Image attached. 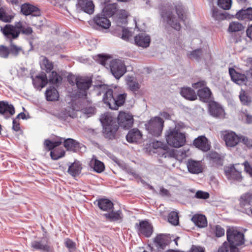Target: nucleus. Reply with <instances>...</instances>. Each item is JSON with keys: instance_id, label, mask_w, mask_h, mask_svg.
<instances>
[{"instance_id": "nucleus-25", "label": "nucleus", "mask_w": 252, "mask_h": 252, "mask_svg": "<svg viewBox=\"0 0 252 252\" xmlns=\"http://www.w3.org/2000/svg\"><path fill=\"white\" fill-rule=\"evenodd\" d=\"M240 205L245 209H251L252 205V193L248 192L243 194L240 199Z\"/></svg>"}, {"instance_id": "nucleus-14", "label": "nucleus", "mask_w": 252, "mask_h": 252, "mask_svg": "<svg viewBox=\"0 0 252 252\" xmlns=\"http://www.w3.org/2000/svg\"><path fill=\"white\" fill-rule=\"evenodd\" d=\"M32 83L36 89H41L45 87L48 80L46 74L44 72H41L34 77H32Z\"/></svg>"}, {"instance_id": "nucleus-43", "label": "nucleus", "mask_w": 252, "mask_h": 252, "mask_svg": "<svg viewBox=\"0 0 252 252\" xmlns=\"http://www.w3.org/2000/svg\"><path fill=\"white\" fill-rule=\"evenodd\" d=\"M50 156L54 160H57L65 155V151L63 148H57V147L50 152Z\"/></svg>"}, {"instance_id": "nucleus-63", "label": "nucleus", "mask_w": 252, "mask_h": 252, "mask_svg": "<svg viewBox=\"0 0 252 252\" xmlns=\"http://www.w3.org/2000/svg\"><path fill=\"white\" fill-rule=\"evenodd\" d=\"M192 87L195 89H202L206 87V82L205 81L202 80L198 81L196 83L192 84Z\"/></svg>"}, {"instance_id": "nucleus-2", "label": "nucleus", "mask_w": 252, "mask_h": 252, "mask_svg": "<svg viewBox=\"0 0 252 252\" xmlns=\"http://www.w3.org/2000/svg\"><path fill=\"white\" fill-rule=\"evenodd\" d=\"M165 139L169 145L175 148L182 147L186 142L185 134L175 128L166 131Z\"/></svg>"}, {"instance_id": "nucleus-23", "label": "nucleus", "mask_w": 252, "mask_h": 252, "mask_svg": "<svg viewBox=\"0 0 252 252\" xmlns=\"http://www.w3.org/2000/svg\"><path fill=\"white\" fill-rule=\"evenodd\" d=\"M197 94L200 99L205 102H210L212 97V92L207 87L199 89Z\"/></svg>"}, {"instance_id": "nucleus-57", "label": "nucleus", "mask_w": 252, "mask_h": 252, "mask_svg": "<svg viewBox=\"0 0 252 252\" xmlns=\"http://www.w3.org/2000/svg\"><path fill=\"white\" fill-rule=\"evenodd\" d=\"M10 54L9 48L3 45H0V57L2 58L7 59Z\"/></svg>"}, {"instance_id": "nucleus-55", "label": "nucleus", "mask_w": 252, "mask_h": 252, "mask_svg": "<svg viewBox=\"0 0 252 252\" xmlns=\"http://www.w3.org/2000/svg\"><path fill=\"white\" fill-rule=\"evenodd\" d=\"M202 55V50L201 49H197L191 52L188 54V57L190 59H195L199 60Z\"/></svg>"}, {"instance_id": "nucleus-48", "label": "nucleus", "mask_w": 252, "mask_h": 252, "mask_svg": "<svg viewBox=\"0 0 252 252\" xmlns=\"http://www.w3.org/2000/svg\"><path fill=\"white\" fill-rule=\"evenodd\" d=\"M126 84L129 89L133 92L137 91L140 88V85L139 83L134 81L133 80L132 77H127L126 80Z\"/></svg>"}, {"instance_id": "nucleus-45", "label": "nucleus", "mask_w": 252, "mask_h": 252, "mask_svg": "<svg viewBox=\"0 0 252 252\" xmlns=\"http://www.w3.org/2000/svg\"><path fill=\"white\" fill-rule=\"evenodd\" d=\"M104 216L110 221H117L122 219V212L111 211L110 213L105 214Z\"/></svg>"}, {"instance_id": "nucleus-36", "label": "nucleus", "mask_w": 252, "mask_h": 252, "mask_svg": "<svg viewBox=\"0 0 252 252\" xmlns=\"http://www.w3.org/2000/svg\"><path fill=\"white\" fill-rule=\"evenodd\" d=\"M45 96L48 101H55L59 97V94L57 90L54 87H50L47 89Z\"/></svg>"}, {"instance_id": "nucleus-26", "label": "nucleus", "mask_w": 252, "mask_h": 252, "mask_svg": "<svg viewBox=\"0 0 252 252\" xmlns=\"http://www.w3.org/2000/svg\"><path fill=\"white\" fill-rule=\"evenodd\" d=\"M142 134L137 128L129 130L126 136L127 141L129 143L136 142L141 139Z\"/></svg>"}, {"instance_id": "nucleus-19", "label": "nucleus", "mask_w": 252, "mask_h": 252, "mask_svg": "<svg viewBox=\"0 0 252 252\" xmlns=\"http://www.w3.org/2000/svg\"><path fill=\"white\" fill-rule=\"evenodd\" d=\"M77 6L89 14H92L94 11V5L93 1L90 0H78Z\"/></svg>"}, {"instance_id": "nucleus-24", "label": "nucleus", "mask_w": 252, "mask_h": 252, "mask_svg": "<svg viewBox=\"0 0 252 252\" xmlns=\"http://www.w3.org/2000/svg\"><path fill=\"white\" fill-rule=\"evenodd\" d=\"M180 94L187 99L193 101L197 99L195 91L190 87H183L181 89Z\"/></svg>"}, {"instance_id": "nucleus-47", "label": "nucleus", "mask_w": 252, "mask_h": 252, "mask_svg": "<svg viewBox=\"0 0 252 252\" xmlns=\"http://www.w3.org/2000/svg\"><path fill=\"white\" fill-rule=\"evenodd\" d=\"M42 69L45 70L46 72H49L53 69V64L46 57H44L41 64Z\"/></svg>"}, {"instance_id": "nucleus-59", "label": "nucleus", "mask_w": 252, "mask_h": 252, "mask_svg": "<svg viewBox=\"0 0 252 252\" xmlns=\"http://www.w3.org/2000/svg\"><path fill=\"white\" fill-rule=\"evenodd\" d=\"M22 28L20 29V33L24 34L26 35H29L31 34L33 31L32 28L30 27H25L24 26L23 23L21 22Z\"/></svg>"}, {"instance_id": "nucleus-22", "label": "nucleus", "mask_w": 252, "mask_h": 252, "mask_svg": "<svg viewBox=\"0 0 252 252\" xmlns=\"http://www.w3.org/2000/svg\"><path fill=\"white\" fill-rule=\"evenodd\" d=\"M134 41L137 46L146 48L149 46L151 39L149 35L140 33L135 36Z\"/></svg>"}, {"instance_id": "nucleus-62", "label": "nucleus", "mask_w": 252, "mask_h": 252, "mask_svg": "<svg viewBox=\"0 0 252 252\" xmlns=\"http://www.w3.org/2000/svg\"><path fill=\"white\" fill-rule=\"evenodd\" d=\"M225 233L224 229L219 225H217L215 226V233L216 236L217 237H220L224 236Z\"/></svg>"}, {"instance_id": "nucleus-49", "label": "nucleus", "mask_w": 252, "mask_h": 252, "mask_svg": "<svg viewBox=\"0 0 252 252\" xmlns=\"http://www.w3.org/2000/svg\"><path fill=\"white\" fill-rule=\"evenodd\" d=\"M168 221L173 225H177L179 222L178 213L176 211L171 212L168 216Z\"/></svg>"}, {"instance_id": "nucleus-37", "label": "nucleus", "mask_w": 252, "mask_h": 252, "mask_svg": "<svg viewBox=\"0 0 252 252\" xmlns=\"http://www.w3.org/2000/svg\"><path fill=\"white\" fill-rule=\"evenodd\" d=\"M236 17L239 20H252V8L247 9H242L236 14Z\"/></svg>"}, {"instance_id": "nucleus-56", "label": "nucleus", "mask_w": 252, "mask_h": 252, "mask_svg": "<svg viewBox=\"0 0 252 252\" xmlns=\"http://www.w3.org/2000/svg\"><path fill=\"white\" fill-rule=\"evenodd\" d=\"M218 4L220 8L228 10L231 6V0H218Z\"/></svg>"}, {"instance_id": "nucleus-60", "label": "nucleus", "mask_w": 252, "mask_h": 252, "mask_svg": "<svg viewBox=\"0 0 252 252\" xmlns=\"http://www.w3.org/2000/svg\"><path fill=\"white\" fill-rule=\"evenodd\" d=\"M197 198L206 199L209 197V193L201 190L197 191L195 195Z\"/></svg>"}, {"instance_id": "nucleus-21", "label": "nucleus", "mask_w": 252, "mask_h": 252, "mask_svg": "<svg viewBox=\"0 0 252 252\" xmlns=\"http://www.w3.org/2000/svg\"><path fill=\"white\" fill-rule=\"evenodd\" d=\"M21 11L25 15H32L34 16H37L40 14V11L37 7L28 3L22 5Z\"/></svg>"}, {"instance_id": "nucleus-41", "label": "nucleus", "mask_w": 252, "mask_h": 252, "mask_svg": "<svg viewBox=\"0 0 252 252\" xmlns=\"http://www.w3.org/2000/svg\"><path fill=\"white\" fill-rule=\"evenodd\" d=\"M244 27L238 22H231L230 23L228 31L229 32H236L243 31Z\"/></svg>"}, {"instance_id": "nucleus-40", "label": "nucleus", "mask_w": 252, "mask_h": 252, "mask_svg": "<svg viewBox=\"0 0 252 252\" xmlns=\"http://www.w3.org/2000/svg\"><path fill=\"white\" fill-rule=\"evenodd\" d=\"M91 166L97 173H101L104 170V163L97 159H93L91 162Z\"/></svg>"}, {"instance_id": "nucleus-3", "label": "nucleus", "mask_w": 252, "mask_h": 252, "mask_svg": "<svg viewBox=\"0 0 252 252\" xmlns=\"http://www.w3.org/2000/svg\"><path fill=\"white\" fill-rule=\"evenodd\" d=\"M75 83L78 90V96L87 99V91L92 84L91 78L86 76H77L75 78Z\"/></svg>"}, {"instance_id": "nucleus-29", "label": "nucleus", "mask_w": 252, "mask_h": 252, "mask_svg": "<svg viewBox=\"0 0 252 252\" xmlns=\"http://www.w3.org/2000/svg\"><path fill=\"white\" fill-rule=\"evenodd\" d=\"M207 157L214 166L218 167L223 164V158L216 152H211Z\"/></svg>"}, {"instance_id": "nucleus-16", "label": "nucleus", "mask_w": 252, "mask_h": 252, "mask_svg": "<svg viewBox=\"0 0 252 252\" xmlns=\"http://www.w3.org/2000/svg\"><path fill=\"white\" fill-rule=\"evenodd\" d=\"M169 243V237L163 234L157 235L154 240V245L158 250H163Z\"/></svg>"}, {"instance_id": "nucleus-9", "label": "nucleus", "mask_w": 252, "mask_h": 252, "mask_svg": "<svg viewBox=\"0 0 252 252\" xmlns=\"http://www.w3.org/2000/svg\"><path fill=\"white\" fill-rule=\"evenodd\" d=\"M135 228L139 236L150 237L153 232L152 224L147 220H141L139 223H136Z\"/></svg>"}, {"instance_id": "nucleus-10", "label": "nucleus", "mask_w": 252, "mask_h": 252, "mask_svg": "<svg viewBox=\"0 0 252 252\" xmlns=\"http://www.w3.org/2000/svg\"><path fill=\"white\" fill-rule=\"evenodd\" d=\"M118 126L124 129H129L133 124V116L124 112H120L118 117Z\"/></svg>"}, {"instance_id": "nucleus-58", "label": "nucleus", "mask_w": 252, "mask_h": 252, "mask_svg": "<svg viewBox=\"0 0 252 252\" xmlns=\"http://www.w3.org/2000/svg\"><path fill=\"white\" fill-rule=\"evenodd\" d=\"M110 58V57L109 56L99 54L97 55L96 60L100 64L105 66L107 64V61Z\"/></svg>"}, {"instance_id": "nucleus-12", "label": "nucleus", "mask_w": 252, "mask_h": 252, "mask_svg": "<svg viewBox=\"0 0 252 252\" xmlns=\"http://www.w3.org/2000/svg\"><path fill=\"white\" fill-rule=\"evenodd\" d=\"M223 139L227 147H233L241 141V136L237 135L234 132H228L224 134Z\"/></svg>"}, {"instance_id": "nucleus-6", "label": "nucleus", "mask_w": 252, "mask_h": 252, "mask_svg": "<svg viewBox=\"0 0 252 252\" xmlns=\"http://www.w3.org/2000/svg\"><path fill=\"white\" fill-rule=\"evenodd\" d=\"M21 22H16L14 25L7 24L3 27H1V31L3 35L10 41L17 38L20 34Z\"/></svg>"}, {"instance_id": "nucleus-54", "label": "nucleus", "mask_w": 252, "mask_h": 252, "mask_svg": "<svg viewBox=\"0 0 252 252\" xmlns=\"http://www.w3.org/2000/svg\"><path fill=\"white\" fill-rule=\"evenodd\" d=\"M212 16L216 20L218 21L223 20L226 18L225 13L221 12L216 8H214L212 10Z\"/></svg>"}, {"instance_id": "nucleus-44", "label": "nucleus", "mask_w": 252, "mask_h": 252, "mask_svg": "<svg viewBox=\"0 0 252 252\" xmlns=\"http://www.w3.org/2000/svg\"><path fill=\"white\" fill-rule=\"evenodd\" d=\"M239 98L241 102L244 105H250L252 102L251 97L244 90H241L240 92Z\"/></svg>"}, {"instance_id": "nucleus-30", "label": "nucleus", "mask_w": 252, "mask_h": 252, "mask_svg": "<svg viewBox=\"0 0 252 252\" xmlns=\"http://www.w3.org/2000/svg\"><path fill=\"white\" fill-rule=\"evenodd\" d=\"M229 74L233 81L238 84L241 85L247 80V77L244 74L237 72L234 69H229Z\"/></svg>"}, {"instance_id": "nucleus-27", "label": "nucleus", "mask_w": 252, "mask_h": 252, "mask_svg": "<svg viewBox=\"0 0 252 252\" xmlns=\"http://www.w3.org/2000/svg\"><path fill=\"white\" fill-rule=\"evenodd\" d=\"M117 9V3H107L105 2V6L103 9L102 12L104 16L111 17L116 13Z\"/></svg>"}, {"instance_id": "nucleus-32", "label": "nucleus", "mask_w": 252, "mask_h": 252, "mask_svg": "<svg viewBox=\"0 0 252 252\" xmlns=\"http://www.w3.org/2000/svg\"><path fill=\"white\" fill-rule=\"evenodd\" d=\"M94 21L97 26L102 29H108L111 26V22L107 18L100 15L96 16Z\"/></svg>"}, {"instance_id": "nucleus-38", "label": "nucleus", "mask_w": 252, "mask_h": 252, "mask_svg": "<svg viewBox=\"0 0 252 252\" xmlns=\"http://www.w3.org/2000/svg\"><path fill=\"white\" fill-rule=\"evenodd\" d=\"M64 146L67 150L75 152L79 147V143L75 140L68 138L64 140Z\"/></svg>"}, {"instance_id": "nucleus-13", "label": "nucleus", "mask_w": 252, "mask_h": 252, "mask_svg": "<svg viewBox=\"0 0 252 252\" xmlns=\"http://www.w3.org/2000/svg\"><path fill=\"white\" fill-rule=\"evenodd\" d=\"M101 89L102 90V92L104 93L103 102L110 108L113 102L116 93H114L113 90L109 88L106 86L101 87Z\"/></svg>"}, {"instance_id": "nucleus-39", "label": "nucleus", "mask_w": 252, "mask_h": 252, "mask_svg": "<svg viewBox=\"0 0 252 252\" xmlns=\"http://www.w3.org/2000/svg\"><path fill=\"white\" fill-rule=\"evenodd\" d=\"M62 142V139L55 141L46 139L44 141V145L46 150L51 151L55 149L57 147L60 146Z\"/></svg>"}, {"instance_id": "nucleus-31", "label": "nucleus", "mask_w": 252, "mask_h": 252, "mask_svg": "<svg viewBox=\"0 0 252 252\" xmlns=\"http://www.w3.org/2000/svg\"><path fill=\"white\" fill-rule=\"evenodd\" d=\"M7 113L10 116H12L15 113V109L12 104H9L7 102L1 101L0 104V114L2 115H5Z\"/></svg>"}, {"instance_id": "nucleus-20", "label": "nucleus", "mask_w": 252, "mask_h": 252, "mask_svg": "<svg viewBox=\"0 0 252 252\" xmlns=\"http://www.w3.org/2000/svg\"><path fill=\"white\" fill-rule=\"evenodd\" d=\"M31 247L43 252H53V248L48 244L47 241L44 243L42 241H34L31 243Z\"/></svg>"}, {"instance_id": "nucleus-64", "label": "nucleus", "mask_w": 252, "mask_h": 252, "mask_svg": "<svg viewBox=\"0 0 252 252\" xmlns=\"http://www.w3.org/2000/svg\"><path fill=\"white\" fill-rule=\"evenodd\" d=\"M241 141L249 148L252 147V139L245 136H241Z\"/></svg>"}, {"instance_id": "nucleus-4", "label": "nucleus", "mask_w": 252, "mask_h": 252, "mask_svg": "<svg viewBox=\"0 0 252 252\" xmlns=\"http://www.w3.org/2000/svg\"><path fill=\"white\" fill-rule=\"evenodd\" d=\"M226 237L230 246H241L244 244V234L235 227H230L226 230Z\"/></svg>"}, {"instance_id": "nucleus-35", "label": "nucleus", "mask_w": 252, "mask_h": 252, "mask_svg": "<svg viewBox=\"0 0 252 252\" xmlns=\"http://www.w3.org/2000/svg\"><path fill=\"white\" fill-rule=\"evenodd\" d=\"M99 208L104 211H110L113 209L114 204L111 201L108 199L101 198L98 200Z\"/></svg>"}, {"instance_id": "nucleus-17", "label": "nucleus", "mask_w": 252, "mask_h": 252, "mask_svg": "<svg viewBox=\"0 0 252 252\" xmlns=\"http://www.w3.org/2000/svg\"><path fill=\"white\" fill-rule=\"evenodd\" d=\"M225 176L228 179H232L238 181L242 180L241 173L236 169L234 165L224 167Z\"/></svg>"}, {"instance_id": "nucleus-53", "label": "nucleus", "mask_w": 252, "mask_h": 252, "mask_svg": "<svg viewBox=\"0 0 252 252\" xmlns=\"http://www.w3.org/2000/svg\"><path fill=\"white\" fill-rule=\"evenodd\" d=\"M117 17L120 23H126L128 16L127 12L124 9L118 10L117 11Z\"/></svg>"}, {"instance_id": "nucleus-52", "label": "nucleus", "mask_w": 252, "mask_h": 252, "mask_svg": "<svg viewBox=\"0 0 252 252\" xmlns=\"http://www.w3.org/2000/svg\"><path fill=\"white\" fill-rule=\"evenodd\" d=\"M13 18L14 16L7 14L3 8H0V20L2 21L10 22Z\"/></svg>"}, {"instance_id": "nucleus-1", "label": "nucleus", "mask_w": 252, "mask_h": 252, "mask_svg": "<svg viewBox=\"0 0 252 252\" xmlns=\"http://www.w3.org/2000/svg\"><path fill=\"white\" fill-rule=\"evenodd\" d=\"M175 8L178 18L172 13L173 8L168 4L160 5L159 6L160 15L163 21L170 25L173 28L177 31L181 29L179 20L185 22L186 18L185 10L182 4L178 3L175 5Z\"/></svg>"}, {"instance_id": "nucleus-18", "label": "nucleus", "mask_w": 252, "mask_h": 252, "mask_svg": "<svg viewBox=\"0 0 252 252\" xmlns=\"http://www.w3.org/2000/svg\"><path fill=\"white\" fill-rule=\"evenodd\" d=\"M193 145L198 149L204 152H207L210 149L211 146L208 143L207 138L204 136H200L193 141Z\"/></svg>"}, {"instance_id": "nucleus-8", "label": "nucleus", "mask_w": 252, "mask_h": 252, "mask_svg": "<svg viewBox=\"0 0 252 252\" xmlns=\"http://www.w3.org/2000/svg\"><path fill=\"white\" fill-rule=\"evenodd\" d=\"M110 70L114 77L118 79L126 71L125 64L120 60H113L110 63Z\"/></svg>"}, {"instance_id": "nucleus-5", "label": "nucleus", "mask_w": 252, "mask_h": 252, "mask_svg": "<svg viewBox=\"0 0 252 252\" xmlns=\"http://www.w3.org/2000/svg\"><path fill=\"white\" fill-rule=\"evenodd\" d=\"M163 126L164 121L158 117H155L151 119L145 125L146 128L149 133L156 137L161 135Z\"/></svg>"}, {"instance_id": "nucleus-51", "label": "nucleus", "mask_w": 252, "mask_h": 252, "mask_svg": "<svg viewBox=\"0 0 252 252\" xmlns=\"http://www.w3.org/2000/svg\"><path fill=\"white\" fill-rule=\"evenodd\" d=\"M9 49L10 54L15 57L17 56L21 52L23 51L22 47L17 46L14 44L12 41H10V47Z\"/></svg>"}, {"instance_id": "nucleus-15", "label": "nucleus", "mask_w": 252, "mask_h": 252, "mask_svg": "<svg viewBox=\"0 0 252 252\" xmlns=\"http://www.w3.org/2000/svg\"><path fill=\"white\" fill-rule=\"evenodd\" d=\"M187 165L189 171L192 174H199L203 171V166L201 161L189 159Z\"/></svg>"}, {"instance_id": "nucleus-42", "label": "nucleus", "mask_w": 252, "mask_h": 252, "mask_svg": "<svg viewBox=\"0 0 252 252\" xmlns=\"http://www.w3.org/2000/svg\"><path fill=\"white\" fill-rule=\"evenodd\" d=\"M49 82L52 84L59 85L62 80V77L56 71H53L50 74Z\"/></svg>"}, {"instance_id": "nucleus-50", "label": "nucleus", "mask_w": 252, "mask_h": 252, "mask_svg": "<svg viewBox=\"0 0 252 252\" xmlns=\"http://www.w3.org/2000/svg\"><path fill=\"white\" fill-rule=\"evenodd\" d=\"M88 105L86 107H82L81 111L88 117H90L94 113L95 108L91 105V102L87 100Z\"/></svg>"}, {"instance_id": "nucleus-7", "label": "nucleus", "mask_w": 252, "mask_h": 252, "mask_svg": "<svg viewBox=\"0 0 252 252\" xmlns=\"http://www.w3.org/2000/svg\"><path fill=\"white\" fill-rule=\"evenodd\" d=\"M119 126L116 123L111 122L103 126L102 133L105 138L109 140L117 138L119 135L118 129Z\"/></svg>"}, {"instance_id": "nucleus-33", "label": "nucleus", "mask_w": 252, "mask_h": 252, "mask_svg": "<svg viewBox=\"0 0 252 252\" xmlns=\"http://www.w3.org/2000/svg\"><path fill=\"white\" fill-rule=\"evenodd\" d=\"M192 221L198 227L203 228L207 226V221L206 217L201 214H195L191 218Z\"/></svg>"}, {"instance_id": "nucleus-61", "label": "nucleus", "mask_w": 252, "mask_h": 252, "mask_svg": "<svg viewBox=\"0 0 252 252\" xmlns=\"http://www.w3.org/2000/svg\"><path fill=\"white\" fill-rule=\"evenodd\" d=\"M64 244L69 250H75L76 249V243L69 238L65 240Z\"/></svg>"}, {"instance_id": "nucleus-11", "label": "nucleus", "mask_w": 252, "mask_h": 252, "mask_svg": "<svg viewBox=\"0 0 252 252\" xmlns=\"http://www.w3.org/2000/svg\"><path fill=\"white\" fill-rule=\"evenodd\" d=\"M210 114L215 118H222L224 117V110L222 107L215 101H210L208 106Z\"/></svg>"}, {"instance_id": "nucleus-34", "label": "nucleus", "mask_w": 252, "mask_h": 252, "mask_svg": "<svg viewBox=\"0 0 252 252\" xmlns=\"http://www.w3.org/2000/svg\"><path fill=\"white\" fill-rule=\"evenodd\" d=\"M81 164L78 161H74L69 166L67 172L72 177L79 175L82 170Z\"/></svg>"}, {"instance_id": "nucleus-28", "label": "nucleus", "mask_w": 252, "mask_h": 252, "mask_svg": "<svg viewBox=\"0 0 252 252\" xmlns=\"http://www.w3.org/2000/svg\"><path fill=\"white\" fill-rule=\"evenodd\" d=\"M126 97V94L124 93L123 94H115L113 102L112 104L110 109L117 110L119 107L124 105Z\"/></svg>"}, {"instance_id": "nucleus-46", "label": "nucleus", "mask_w": 252, "mask_h": 252, "mask_svg": "<svg viewBox=\"0 0 252 252\" xmlns=\"http://www.w3.org/2000/svg\"><path fill=\"white\" fill-rule=\"evenodd\" d=\"M117 30L122 32V34L120 33L119 36H121V38L126 41H128L129 38L132 36L131 32L127 29L118 26L117 27Z\"/></svg>"}]
</instances>
